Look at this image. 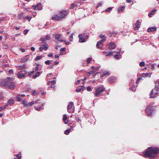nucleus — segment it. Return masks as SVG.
Here are the masks:
<instances>
[{
    "instance_id": "obj_1",
    "label": "nucleus",
    "mask_w": 159,
    "mask_h": 159,
    "mask_svg": "<svg viewBox=\"0 0 159 159\" xmlns=\"http://www.w3.org/2000/svg\"><path fill=\"white\" fill-rule=\"evenodd\" d=\"M159 153V149L156 148L150 147L148 148L145 152L143 153L144 157H149L152 159L157 157V154Z\"/></svg>"
},
{
    "instance_id": "obj_2",
    "label": "nucleus",
    "mask_w": 159,
    "mask_h": 159,
    "mask_svg": "<svg viewBox=\"0 0 159 159\" xmlns=\"http://www.w3.org/2000/svg\"><path fill=\"white\" fill-rule=\"evenodd\" d=\"M10 78L4 79L0 82V86L5 87L10 89H15L16 85L13 82L9 80Z\"/></svg>"
},
{
    "instance_id": "obj_3",
    "label": "nucleus",
    "mask_w": 159,
    "mask_h": 159,
    "mask_svg": "<svg viewBox=\"0 0 159 159\" xmlns=\"http://www.w3.org/2000/svg\"><path fill=\"white\" fill-rule=\"evenodd\" d=\"M68 14V11L67 10H62L59 12V16L61 18V20L65 18L67 15Z\"/></svg>"
},
{
    "instance_id": "obj_4",
    "label": "nucleus",
    "mask_w": 159,
    "mask_h": 159,
    "mask_svg": "<svg viewBox=\"0 0 159 159\" xmlns=\"http://www.w3.org/2000/svg\"><path fill=\"white\" fill-rule=\"evenodd\" d=\"M67 109L69 113H71L74 112V108L73 102H71L69 103L67 107Z\"/></svg>"
},
{
    "instance_id": "obj_5",
    "label": "nucleus",
    "mask_w": 159,
    "mask_h": 159,
    "mask_svg": "<svg viewBox=\"0 0 159 159\" xmlns=\"http://www.w3.org/2000/svg\"><path fill=\"white\" fill-rule=\"evenodd\" d=\"M153 110V107L150 106H148L147 107L145 112L147 114L148 116H150L151 115L152 112Z\"/></svg>"
},
{
    "instance_id": "obj_6",
    "label": "nucleus",
    "mask_w": 159,
    "mask_h": 159,
    "mask_svg": "<svg viewBox=\"0 0 159 159\" xmlns=\"http://www.w3.org/2000/svg\"><path fill=\"white\" fill-rule=\"evenodd\" d=\"M159 93L157 92V90H152L150 94V97L153 98H155L158 95Z\"/></svg>"
},
{
    "instance_id": "obj_7",
    "label": "nucleus",
    "mask_w": 159,
    "mask_h": 159,
    "mask_svg": "<svg viewBox=\"0 0 159 159\" xmlns=\"http://www.w3.org/2000/svg\"><path fill=\"white\" fill-rule=\"evenodd\" d=\"M116 81V78L113 76L110 77L108 79V82L111 84H113Z\"/></svg>"
},
{
    "instance_id": "obj_8",
    "label": "nucleus",
    "mask_w": 159,
    "mask_h": 159,
    "mask_svg": "<svg viewBox=\"0 0 159 159\" xmlns=\"http://www.w3.org/2000/svg\"><path fill=\"white\" fill-rule=\"evenodd\" d=\"M48 49V45L46 43L44 44L41 45L40 47L39 48V50L40 52H42L43 50H47Z\"/></svg>"
},
{
    "instance_id": "obj_9",
    "label": "nucleus",
    "mask_w": 159,
    "mask_h": 159,
    "mask_svg": "<svg viewBox=\"0 0 159 159\" xmlns=\"http://www.w3.org/2000/svg\"><path fill=\"white\" fill-rule=\"evenodd\" d=\"M41 3L39 2L36 5H33L32 7V8H33L35 10H41L42 8V7L41 6Z\"/></svg>"
},
{
    "instance_id": "obj_10",
    "label": "nucleus",
    "mask_w": 159,
    "mask_h": 159,
    "mask_svg": "<svg viewBox=\"0 0 159 159\" xmlns=\"http://www.w3.org/2000/svg\"><path fill=\"white\" fill-rule=\"evenodd\" d=\"M85 35V34L83 33L82 34H79V37L80 38V39H79V41L81 43H83L85 41V40L83 38L84 36Z\"/></svg>"
},
{
    "instance_id": "obj_11",
    "label": "nucleus",
    "mask_w": 159,
    "mask_h": 159,
    "mask_svg": "<svg viewBox=\"0 0 159 159\" xmlns=\"http://www.w3.org/2000/svg\"><path fill=\"white\" fill-rule=\"evenodd\" d=\"M116 46L114 43H110L109 44L108 48L110 50H112L116 48Z\"/></svg>"
},
{
    "instance_id": "obj_12",
    "label": "nucleus",
    "mask_w": 159,
    "mask_h": 159,
    "mask_svg": "<svg viewBox=\"0 0 159 159\" xmlns=\"http://www.w3.org/2000/svg\"><path fill=\"white\" fill-rule=\"evenodd\" d=\"M27 73L25 72L23 73L22 71L19 72L17 74L18 77L19 78H22L25 77Z\"/></svg>"
},
{
    "instance_id": "obj_13",
    "label": "nucleus",
    "mask_w": 159,
    "mask_h": 159,
    "mask_svg": "<svg viewBox=\"0 0 159 159\" xmlns=\"http://www.w3.org/2000/svg\"><path fill=\"white\" fill-rule=\"evenodd\" d=\"M106 41V39L105 38L102 39L100 41H99L98 42L97 44V46H98L100 44V47H102L103 46V42Z\"/></svg>"
},
{
    "instance_id": "obj_14",
    "label": "nucleus",
    "mask_w": 159,
    "mask_h": 159,
    "mask_svg": "<svg viewBox=\"0 0 159 159\" xmlns=\"http://www.w3.org/2000/svg\"><path fill=\"white\" fill-rule=\"evenodd\" d=\"M50 38V35H46L45 38H41L40 40L42 41V43H45L46 41L48 40Z\"/></svg>"
},
{
    "instance_id": "obj_15",
    "label": "nucleus",
    "mask_w": 159,
    "mask_h": 159,
    "mask_svg": "<svg viewBox=\"0 0 159 159\" xmlns=\"http://www.w3.org/2000/svg\"><path fill=\"white\" fill-rule=\"evenodd\" d=\"M140 27V22L139 20H138L135 24V26L134 28L135 30H138Z\"/></svg>"
},
{
    "instance_id": "obj_16",
    "label": "nucleus",
    "mask_w": 159,
    "mask_h": 159,
    "mask_svg": "<svg viewBox=\"0 0 159 159\" xmlns=\"http://www.w3.org/2000/svg\"><path fill=\"white\" fill-rule=\"evenodd\" d=\"M52 19L54 20H61V18L59 15H55L52 17Z\"/></svg>"
},
{
    "instance_id": "obj_17",
    "label": "nucleus",
    "mask_w": 159,
    "mask_h": 159,
    "mask_svg": "<svg viewBox=\"0 0 159 159\" xmlns=\"http://www.w3.org/2000/svg\"><path fill=\"white\" fill-rule=\"evenodd\" d=\"M63 116V120L64 121L65 124H67L69 122V120L68 119L66 115V114H64Z\"/></svg>"
},
{
    "instance_id": "obj_18",
    "label": "nucleus",
    "mask_w": 159,
    "mask_h": 159,
    "mask_svg": "<svg viewBox=\"0 0 159 159\" xmlns=\"http://www.w3.org/2000/svg\"><path fill=\"white\" fill-rule=\"evenodd\" d=\"M103 90H95L93 92L94 93L96 96H100V93Z\"/></svg>"
},
{
    "instance_id": "obj_19",
    "label": "nucleus",
    "mask_w": 159,
    "mask_h": 159,
    "mask_svg": "<svg viewBox=\"0 0 159 159\" xmlns=\"http://www.w3.org/2000/svg\"><path fill=\"white\" fill-rule=\"evenodd\" d=\"M157 28L154 26L152 28H148L147 30V31L148 32H153L157 30Z\"/></svg>"
},
{
    "instance_id": "obj_20",
    "label": "nucleus",
    "mask_w": 159,
    "mask_h": 159,
    "mask_svg": "<svg viewBox=\"0 0 159 159\" xmlns=\"http://www.w3.org/2000/svg\"><path fill=\"white\" fill-rule=\"evenodd\" d=\"M15 102L14 100L11 98L10 100H9L7 102V103L9 105H12Z\"/></svg>"
},
{
    "instance_id": "obj_21",
    "label": "nucleus",
    "mask_w": 159,
    "mask_h": 159,
    "mask_svg": "<svg viewBox=\"0 0 159 159\" xmlns=\"http://www.w3.org/2000/svg\"><path fill=\"white\" fill-rule=\"evenodd\" d=\"M37 102V101H32L31 102H29L28 103L27 107H30V106H32L34 104L36 103Z\"/></svg>"
},
{
    "instance_id": "obj_22",
    "label": "nucleus",
    "mask_w": 159,
    "mask_h": 159,
    "mask_svg": "<svg viewBox=\"0 0 159 159\" xmlns=\"http://www.w3.org/2000/svg\"><path fill=\"white\" fill-rule=\"evenodd\" d=\"M54 35L56 39H57L58 40H59L60 38L61 37V35L60 34H54Z\"/></svg>"
},
{
    "instance_id": "obj_23",
    "label": "nucleus",
    "mask_w": 159,
    "mask_h": 159,
    "mask_svg": "<svg viewBox=\"0 0 159 159\" xmlns=\"http://www.w3.org/2000/svg\"><path fill=\"white\" fill-rule=\"evenodd\" d=\"M39 68V67H36H36H35V70H34V71L33 70V71H32L30 72L28 74V75H29V76H30V75H31L32 74H33V73L35 72L37 70H38Z\"/></svg>"
},
{
    "instance_id": "obj_24",
    "label": "nucleus",
    "mask_w": 159,
    "mask_h": 159,
    "mask_svg": "<svg viewBox=\"0 0 159 159\" xmlns=\"http://www.w3.org/2000/svg\"><path fill=\"white\" fill-rule=\"evenodd\" d=\"M18 67H19L18 69L19 70H24L25 69L26 67V65H25L24 64L22 66H19Z\"/></svg>"
},
{
    "instance_id": "obj_25",
    "label": "nucleus",
    "mask_w": 159,
    "mask_h": 159,
    "mask_svg": "<svg viewBox=\"0 0 159 159\" xmlns=\"http://www.w3.org/2000/svg\"><path fill=\"white\" fill-rule=\"evenodd\" d=\"M103 52L106 53V55L107 56L113 55L112 52Z\"/></svg>"
},
{
    "instance_id": "obj_26",
    "label": "nucleus",
    "mask_w": 159,
    "mask_h": 159,
    "mask_svg": "<svg viewBox=\"0 0 159 159\" xmlns=\"http://www.w3.org/2000/svg\"><path fill=\"white\" fill-rule=\"evenodd\" d=\"M40 74V72H37L35 73V75H33V78L34 79H35L37 77L39 76Z\"/></svg>"
},
{
    "instance_id": "obj_27",
    "label": "nucleus",
    "mask_w": 159,
    "mask_h": 159,
    "mask_svg": "<svg viewBox=\"0 0 159 159\" xmlns=\"http://www.w3.org/2000/svg\"><path fill=\"white\" fill-rule=\"evenodd\" d=\"M156 11V10H153L152 11V12H150L148 15V16L149 17H152V16L155 14V12Z\"/></svg>"
},
{
    "instance_id": "obj_28",
    "label": "nucleus",
    "mask_w": 159,
    "mask_h": 159,
    "mask_svg": "<svg viewBox=\"0 0 159 159\" xmlns=\"http://www.w3.org/2000/svg\"><path fill=\"white\" fill-rule=\"evenodd\" d=\"M66 50V48H61L60 50V53L61 55L63 54V52H64Z\"/></svg>"
},
{
    "instance_id": "obj_29",
    "label": "nucleus",
    "mask_w": 159,
    "mask_h": 159,
    "mask_svg": "<svg viewBox=\"0 0 159 159\" xmlns=\"http://www.w3.org/2000/svg\"><path fill=\"white\" fill-rule=\"evenodd\" d=\"M109 75V72L108 71H105L104 72L102 75L101 76V77H103L107 75Z\"/></svg>"
},
{
    "instance_id": "obj_30",
    "label": "nucleus",
    "mask_w": 159,
    "mask_h": 159,
    "mask_svg": "<svg viewBox=\"0 0 159 159\" xmlns=\"http://www.w3.org/2000/svg\"><path fill=\"white\" fill-rule=\"evenodd\" d=\"M56 83V81L55 80H53L51 81H49L48 84L49 85H51L52 84H55Z\"/></svg>"
},
{
    "instance_id": "obj_31",
    "label": "nucleus",
    "mask_w": 159,
    "mask_h": 159,
    "mask_svg": "<svg viewBox=\"0 0 159 159\" xmlns=\"http://www.w3.org/2000/svg\"><path fill=\"white\" fill-rule=\"evenodd\" d=\"M155 88H157L158 89H159V81H157L155 82Z\"/></svg>"
},
{
    "instance_id": "obj_32",
    "label": "nucleus",
    "mask_w": 159,
    "mask_h": 159,
    "mask_svg": "<svg viewBox=\"0 0 159 159\" xmlns=\"http://www.w3.org/2000/svg\"><path fill=\"white\" fill-rule=\"evenodd\" d=\"M20 95L19 94L17 95L16 97V100L18 101H21V99L20 98Z\"/></svg>"
},
{
    "instance_id": "obj_33",
    "label": "nucleus",
    "mask_w": 159,
    "mask_h": 159,
    "mask_svg": "<svg viewBox=\"0 0 159 159\" xmlns=\"http://www.w3.org/2000/svg\"><path fill=\"white\" fill-rule=\"evenodd\" d=\"M70 131V129H67L65 131L64 134L66 135H68Z\"/></svg>"
},
{
    "instance_id": "obj_34",
    "label": "nucleus",
    "mask_w": 159,
    "mask_h": 159,
    "mask_svg": "<svg viewBox=\"0 0 159 159\" xmlns=\"http://www.w3.org/2000/svg\"><path fill=\"white\" fill-rule=\"evenodd\" d=\"M111 10L112 8L111 7H109L105 10V11L107 12H109Z\"/></svg>"
},
{
    "instance_id": "obj_35",
    "label": "nucleus",
    "mask_w": 159,
    "mask_h": 159,
    "mask_svg": "<svg viewBox=\"0 0 159 159\" xmlns=\"http://www.w3.org/2000/svg\"><path fill=\"white\" fill-rule=\"evenodd\" d=\"M149 74L148 73L143 74L141 76L143 77H147L148 75Z\"/></svg>"
},
{
    "instance_id": "obj_36",
    "label": "nucleus",
    "mask_w": 159,
    "mask_h": 159,
    "mask_svg": "<svg viewBox=\"0 0 159 159\" xmlns=\"http://www.w3.org/2000/svg\"><path fill=\"white\" fill-rule=\"evenodd\" d=\"M139 65L140 66H144L145 62L144 61H141L139 63Z\"/></svg>"
},
{
    "instance_id": "obj_37",
    "label": "nucleus",
    "mask_w": 159,
    "mask_h": 159,
    "mask_svg": "<svg viewBox=\"0 0 159 159\" xmlns=\"http://www.w3.org/2000/svg\"><path fill=\"white\" fill-rule=\"evenodd\" d=\"M42 57H43V56H37L35 58V60H39Z\"/></svg>"
},
{
    "instance_id": "obj_38",
    "label": "nucleus",
    "mask_w": 159,
    "mask_h": 159,
    "mask_svg": "<svg viewBox=\"0 0 159 159\" xmlns=\"http://www.w3.org/2000/svg\"><path fill=\"white\" fill-rule=\"evenodd\" d=\"M50 86L49 87H50L52 89H54L55 87V84H52L51 85H49Z\"/></svg>"
},
{
    "instance_id": "obj_39",
    "label": "nucleus",
    "mask_w": 159,
    "mask_h": 159,
    "mask_svg": "<svg viewBox=\"0 0 159 159\" xmlns=\"http://www.w3.org/2000/svg\"><path fill=\"white\" fill-rule=\"evenodd\" d=\"M42 107L40 106L39 108L36 107L34 108L35 109L38 111H39L41 110V109H42Z\"/></svg>"
},
{
    "instance_id": "obj_40",
    "label": "nucleus",
    "mask_w": 159,
    "mask_h": 159,
    "mask_svg": "<svg viewBox=\"0 0 159 159\" xmlns=\"http://www.w3.org/2000/svg\"><path fill=\"white\" fill-rule=\"evenodd\" d=\"M22 103L24 105L27 107L28 103H26L24 100H23L22 101Z\"/></svg>"
},
{
    "instance_id": "obj_41",
    "label": "nucleus",
    "mask_w": 159,
    "mask_h": 159,
    "mask_svg": "<svg viewBox=\"0 0 159 159\" xmlns=\"http://www.w3.org/2000/svg\"><path fill=\"white\" fill-rule=\"evenodd\" d=\"M29 30L28 29L25 30L23 31V33L25 35L28 32Z\"/></svg>"
},
{
    "instance_id": "obj_42",
    "label": "nucleus",
    "mask_w": 159,
    "mask_h": 159,
    "mask_svg": "<svg viewBox=\"0 0 159 159\" xmlns=\"http://www.w3.org/2000/svg\"><path fill=\"white\" fill-rule=\"evenodd\" d=\"M124 8H125V7H121L120 9H119L118 10V11L119 12H122L124 10Z\"/></svg>"
},
{
    "instance_id": "obj_43",
    "label": "nucleus",
    "mask_w": 159,
    "mask_h": 159,
    "mask_svg": "<svg viewBox=\"0 0 159 159\" xmlns=\"http://www.w3.org/2000/svg\"><path fill=\"white\" fill-rule=\"evenodd\" d=\"M92 58H89L87 60V62L88 64H89L90 63V61L92 60Z\"/></svg>"
},
{
    "instance_id": "obj_44",
    "label": "nucleus",
    "mask_w": 159,
    "mask_h": 159,
    "mask_svg": "<svg viewBox=\"0 0 159 159\" xmlns=\"http://www.w3.org/2000/svg\"><path fill=\"white\" fill-rule=\"evenodd\" d=\"M24 19H27L29 21H30L31 19V18L27 16L24 18Z\"/></svg>"
},
{
    "instance_id": "obj_45",
    "label": "nucleus",
    "mask_w": 159,
    "mask_h": 159,
    "mask_svg": "<svg viewBox=\"0 0 159 159\" xmlns=\"http://www.w3.org/2000/svg\"><path fill=\"white\" fill-rule=\"evenodd\" d=\"M96 89H105V88L102 86H101L100 87H97Z\"/></svg>"
},
{
    "instance_id": "obj_46",
    "label": "nucleus",
    "mask_w": 159,
    "mask_h": 159,
    "mask_svg": "<svg viewBox=\"0 0 159 159\" xmlns=\"http://www.w3.org/2000/svg\"><path fill=\"white\" fill-rule=\"evenodd\" d=\"M45 63L47 65H49L51 63V61L49 60H47L45 62Z\"/></svg>"
},
{
    "instance_id": "obj_47",
    "label": "nucleus",
    "mask_w": 159,
    "mask_h": 159,
    "mask_svg": "<svg viewBox=\"0 0 159 159\" xmlns=\"http://www.w3.org/2000/svg\"><path fill=\"white\" fill-rule=\"evenodd\" d=\"M142 79V78H139L137 79V80L136 81V84H138L139 83V81Z\"/></svg>"
},
{
    "instance_id": "obj_48",
    "label": "nucleus",
    "mask_w": 159,
    "mask_h": 159,
    "mask_svg": "<svg viewBox=\"0 0 159 159\" xmlns=\"http://www.w3.org/2000/svg\"><path fill=\"white\" fill-rule=\"evenodd\" d=\"M114 57L116 59H119V56L117 54L114 55Z\"/></svg>"
},
{
    "instance_id": "obj_49",
    "label": "nucleus",
    "mask_w": 159,
    "mask_h": 159,
    "mask_svg": "<svg viewBox=\"0 0 159 159\" xmlns=\"http://www.w3.org/2000/svg\"><path fill=\"white\" fill-rule=\"evenodd\" d=\"M23 14L22 13H20L19 14V15L18 16V17L20 19L21 18L22 16L23 15Z\"/></svg>"
},
{
    "instance_id": "obj_50",
    "label": "nucleus",
    "mask_w": 159,
    "mask_h": 159,
    "mask_svg": "<svg viewBox=\"0 0 159 159\" xmlns=\"http://www.w3.org/2000/svg\"><path fill=\"white\" fill-rule=\"evenodd\" d=\"M102 4L101 3H98V5L96 6V8H97L98 7L102 6Z\"/></svg>"
},
{
    "instance_id": "obj_51",
    "label": "nucleus",
    "mask_w": 159,
    "mask_h": 159,
    "mask_svg": "<svg viewBox=\"0 0 159 159\" xmlns=\"http://www.w3.org/2000/svg\"><path fill=\"white\" fill-rule=\"evenodd\" d=\"M27 60L25 58L22 59L21 60V61L22 62H25L27 61Z\"/></svg>"
},
{
    "instance_id": "obj_52",
    "label": "nucleus",
    "mask_w": 159,
    "mask_h": 159,
    "mask_svg": "<svg viewBox=\"0 0 159 159\" xmlns=\"http://www.w3.org/2000/svg\"><path fill=\"white\" fill-rule=\"evenodd\" d=\"M75 5L74 4H73V3L72 4H71V6L70 7V8L71 9H73V8H74V7H75Z\"/></svg>"
},
{
    "instance_id": "obj_53",
    "label": "nucleus",
    "mask_w": 159,
    "mask_h": 159,
    "mask_svg": "<svg viewBox=\"0 0 159 159\" xmlns=\"http://www.w3.org/2000/svg\"><path fill=\"white\" fill-rule=\"evenodd\" d=\"M80 88H79L78 89H80V90H81V89H84L85 88V87H84V86H81L80 87Z\"/></svg>"
},
{
    "instance_id": "obj_54",
    "label": "nucleus",
    "mask_w": 159,
    "mask_h": 159,
    "mask_svg": "<svg viewBox=\"0 0 159 159\" xmlns=\"http://www.w3.org/2000/svg\"><path fill=\"white\" fill-rule=\"evenodd\" d=\"M16 157L17 158H18V159H20L21 158V156H19L18 154L16 155Z\"/></svg>"
},
{
    "instance_id": "obj_55",
    "label": "nucleus",
    "mask_w": 159,
    "mask_h": 159,
    "mask_svg": "<svg viewBox=\"0 0 159 159\" xmlns=\"http://www.w3.org/2000/svg\"><path fill=\"white\" fill-rule=\"evenodd\" d=\"M99 37L100 38H102V39L103 38H105L104 37V35H102V34H100L99 36Z\"/></svg>"
},
{
    "instance_id": "obj_56",
    "label": "nucleus",
    "mask_w": 159,
    "mask_h": 159,
    "mask_svg": "<svg viewBox=\"0 0 159 159\" xmlns=\"http://www.w3.org/2000/svg\"><path fill=\"white\" fill-rule=\"evenodd\" d=\"M61 54H56L55 55V57L56 58H58Z\"/></svg>"
},
{
    "instance_id": "obj_57",
    "label": "nucleus",
    "mask_w": 159,
    "mask_h": 159,
    "mask_svg": "<svg viewBox=\"0 0 159 159\" xmlns=\"http://www.w3.org/2000/svg\"><path fill=\"white\" fill-rule=\"evenodd\" d=\"M30 49L33 51H34L35 50V48L34 47H31Z\"/></svg>"
},
{
    "instance_id": "obj_58",
    "label": "nucleus",
    "mask_w": 159,
    "mask_h": 159,
    "mask_svg": "<svg viewBox=\"0 0 159 159\" xmlns=\"http://www.w3.org/2000/svg\"><path fill=\"white\" fill-rule=\"evenodd\" d=\"M58 62L57 61H55L54 62L53 65H56L58 64Z\"/></svg>"
},
{
    "instance_id": "obj_59",
    "label": "nucleus",
    "mask_w": 159,
    "mask_h": 159,
    "mask_svg": "<svg viewBox=\"0 0 159 159\" xmlns=\"http://www.w3.org/2000/svg\"><path fill=\"white\" fill-rule=\"evenodd\" d=\"M20 50L22 52H24L25 51V50L23 48H20Z\"/></svg>"
},
{
    "instance_id": "obj_60",
    "label": "nucleus",
    "mask_w": 159,
    "mask_h": 159,
    "mask_svg": "<svg viewBox=\"0 0 159 159\" xmlns=\"http://www.w3.org/2000/svg\"><path fill=\"white\" fill-rule=\"evenodd\" d=\"M80 83V80H78L77 82L76 83V85L79 84Z\"/></svg>"
},
{
    "instance_id": "obj_61",
    "label": "nucleus",
    "mask_w": 159,
    "mask_h": 159,
    "mask_svg": "<svg viewBox=\"0 0 159 159\" xmlns=\"http://www.w3.org/2000/svg\"><path fill=\"white\" fill-rule=\"evenodd\" d=\"M73 34H70L68 36L70 38H73Z\"/></svg>"
},
{
    "instance_id": "obj_62",
    "label": "nucleus",
    "mask_w": 159,
    "mask_h": 159,
    "mask_svg": "<svg viewBox=\"0 0 159 159\" xmlns=\"http://www.w3.org/2000/svg\"><path fill=\"white\" fill-rule=\"evenodd\" d=\"M58 41H60L61 42H66V41L65 40H62V39H59V40Z\"/></svg>"
},
{
    "instance_id": "obj_63",
    "label": "nucleus",
    "mask_w": 159,
    "mask_h": 159,
    "mask_svg": "<svg viewBox=\"0 0 159 159\" xmlns=\"http://www.w3.org/2000/svg\"><path fill=\"white\" fill-rule=\"evenodd\" d=\"M93 70L92 71H91L89 72V73L90 74V75H92V74H93Z\"/></svg>"
},
{
    "instance_id": "obj_64",
    "label": "nucleus",
    "mask_w": 159,
    "mask_h": 159,
    "mask_svg": "<svg viewBox=\"0 0 159 159\" xmlns=\"http://www.w3.org/2000/svg\"><path fill=\"white\" fill-rule=\"evenodd\" d=\"M12 72H13V70H10L9 71H8V72L9 73H12Z\"/></svg>"
}]
</instances>
